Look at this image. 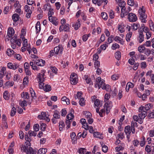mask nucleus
Instances as JSON below:
<instances>
[{"label": "nucleus", "mask_w": 154, "mask_h": 154, "mask_svg": "<svg viewBox=\"0 0 154 154\" xmlns=\"http://www.w3.org/2000/svg\"><path fill=\"white\" fill-rule=\"evenodd\" d=\"M69 25L68 24H66L64 26L63 25L61 26L59 28V30L60 31L64 30L65 32H69Z\"/></svg>", "instance_id": "obj_8"}, {"label": "nucleus", "mask_w": 154, "mask_h": 154, "mask_svg": "<svg viewBox=\"0 0 154 154\" xmlns=\"http://www.w3.org/2000/svg\"><path fill=\"white\" fill-rule=\"evenodd\" d=\"M141 67L142 68L145 69L147 66L146 63V62H143L140 63Z\"/></svg>", "instance_id": "obj_52"}, {"label": "nucleus", "mask_w": 154, "mask_h": 154, "mask_svg": "<svg viewBox=\"0 0 154 154\" xmlns=\"http://www.w3.org/2000/svg\"><path fill=\"white\" fill-rule=\"evenodd\" d=\"M115 58L118 60H119L121 58V53L119 51H117L115 54Z\"/></svg>", "instance_id": "obj_26"}, {"label": "nucleus", "mask_w": 154, "mask_h": 154, "mask_svg": "<svg viewBox=\"0 0 154 154\" xmlns=\"http://www.w3.org/2000/svg\"><path fill=\"white\" fill-rule=\"evenodd\" d=\"M102 150L104 152H106L108 151V147L105 145L102 146Z\"/></svg>", "instance_id": "obj_61"}, {"label": "nucleus", "mask_w": 154, "mask_h": 154, "mask_svg": "<svg viewBox=\"0 0 154 154\" xmlns=\"http://www.w3.org/2000/svg\"><path fill=\"white\" fill-rule=\"evenodd\" d=\"M145 143V139L144 137H142V139L141 140L140 143V145L141 146L143 147L144 146Z\"/></svg>", "instance_id": "obj_45"}, {"label": "nucleus", "mask_w": 154, "mask_h": 154, "mask_svg": "<svg viewBox=\"0 0 154 154\" xmlns=\"http://www.w3.org/2000/svg\"><path fill=\"white\" fill-rule=\"evenodd\" d=\"M102 18L105 20H106L108 18L107 14L105 12H103L101 14Z\"/></svg>", "instance_id": "obj_46"}, {"label": "nucleus", "mask_w": 154, "mask_h": 154, "mask_svg": "<svg viewBox=\"0 0 154 154\" xmlns=\"http://www.w3.org/2000/svg\"><path fill=\"white\" fill-rule=\"evenodd\" d=\"M14 83L13 82L8 81L6 82L5 85L9 86H12L14 85Z\"/></svg>", "instance_id": "obj_51"}, {"label": "nucleus", "mask_w": 154, "mask_h": 154, "mask_svg": "<svg viewBox=\"0 0 154 154\" xmlns=\"http://www.w3.org/2000/svg\"><path fill=\"white\" fill-rule=\"evenodd\" d=\"M114 40L116 42H117L118 41H119L121 44H123V42L122 41V39L119 36H116L114 38Z\"/></svg>", "instance_id": "obj_39"}, {"label": "nucleus", "mask_w": 154, "mask_h": 154, "mask_svg": "<svg viewBox=\"0 0 154 154\" xmlns=\"http://www.w3.org/2000/svg\"><path fill=\"white\" fill-rule=\"evenodd\" d=\"M83 78L85 80L86 83L87 84L90 83V84H91V78H88V75H84Z\"/></svg>", "instance_id": "obj_29"}, {"label": "nucleus", "mask_w": 154, "mask_h": 154, "mask_svg": "<svg viewBox=\"0 0 154 154\" xmlns=\"http://www.w3.org/2000/svg\"><path fill=\"white\" fill-rule=\"evenodd\" d=\"M143 6H142V8L139 10V13L140 15V18L142 20V23H146V19L147 17L146 14H145V11L143 10Z\"/></svg>", "instance_id": "obj_1"}, {"label": "nucleus", "mask_w": 154, "mask_h": 154, "mask_svg": "<svg viewBox=\"0 0 154 154\" xmlns=\"http://www.w3.org/2000/svg\"><path fill=\"white\" fill-rule=\"evenodd\" d=\"M14 141L12 142L9 146L8 151L9 153V154H13V147L14 146Z\"/></svg>", "instance_id": "obj_12"}, {"label": "nucleus", "mask_w": 154, "mask_h": 154, "mask_svg": "<svg viewBox=\"0 0 154 154\" xmlns=\"http://www.w3.org/2000/svg\"><path fill=\"white\" fill-rule=\"evenodd\" d=\"M8 91H5L3 94V97L6 100H8L9 98V97L8 95Z\"/></svg>", "instance_id": "obj_47"}, {"label": "nucleus", "mask_w": 154, "mask_h": 154, "mask_svg": "<svg viewBox=\"0 0 154 154\" xmlns=\"http://www.w3.org/2000/svg\"><path fill=\"white\" fill-rule=\"evenodd\" d=\"M94 65L96 68H98L100 66V62L98 60H96L94 63Z\"/></svg>", "instance_id": "obj_55"}, {"label": "nucleus", "mask_w": 154, "mask_h": 154, "mask_svg": "<svg viewBox=\"0 0 154 154\" xmlns=\"http://www.w3.org/2000/svg\"><path fill=\"white\" fill-rule=\"evenodd\" d=\"M49 20L55 26L58 25V23L57 21V18L54 17L48 18Z\"/></svg>", "instance_id": "obj_10"}, {"label": "nucleus", "mask_w": 154, "mask_h": 154, "mask_svg": "<svg viewBox=\"0 0 154 154\" xmlns=\"http://www.w3.org/2000/svg\"><path fill=\"white\" fill-rule=\"evenodd\" d=\"M25 72L26 75H30L32 74L31 72L29 69H25Z\"/></svg>", "instance_id": "obj_59"}, {"label": "nucleus", "mask_w": 154, "mask_h": 154, "mask_svg": "<svg viewBox=\"0 0 154 154\" xmlns=\"http://www.w3.org/2000/svg\"><path fill=\"white\" fill-rule=\"evenodd\" d=\"M45 63V61L42 59H38L36 61V63L37 66H43Z\"/></svg>", "instance_id": "obj_13"}, {"label": "nucleus", "mask_w": 154, "mask_h": 154, "mask_svg": "<svg viewBox=\"0 0 154 154\" xmlns=\"http://www.w3.org/2000/svg\"><path fill=\"white\" fill-rule=\"evenodd\" d=\"M46 148H40L38 152V154H45L47 152Z\"/></svg>", "instance_id": "obj_18"}, {"label": "nucleus", "mask_w": 154, "mask_h": 154, "mask_svg": "<svg viewBox=\"0 0 154 154\" xmlns=\"http://www.w3.org/2000/svg\"><path fill=\"white\" fill-rule=\"evenodd\" d=\"M28 133L29 135L30 136H35L36 135L37 133L35 132L34 131H29L28 132Z\"/></svg>", "instance_id": "obj_49"}, {"label": "nucleus", "mask_w": 154, "mask_h": 154, "mask_svg": "<svg viewBox=\"0 0 154 154\" xmlns=\"http://www.w3.org/2000/svg\"><path fill=\"white\" fill-rule=\"evenodd\" d=\"M138 51L140 53H143L146 50V48L144 47V45H141L138 48Z\"/></svg>", "instance_id": "obj_34"}, {"label": "nucleus", "mask_w": 154, "mask_h": 154, "mask_svg": "<svg viewBox=\"0 0 154 154\" xmlns=\"http://www.w3.org/2000/svg\"><path fill=\"white\" fill-rule=\"evenodd\" d=\"M16 112V109L14 107H13L12 108L11 112V116H14Z\"/></svg>", "instance_id": "obj_41"}, {"label": "nucleus", "mask_w": 154, "mask_h": 154, "mask_svg": "<svg viewBox=\"0 0 154 154\" xmlns=\"http://www.w3.org/2000/svg\"><path fill=\"white\" fill-rule=\"evenodd\" d=\"M40 128L41 131H44L45 130L46 125L42 123L41 125Z\"/></svg>", "instance_id": "obj_54"}, {"label": "nucleus", "mask_w": 154, "mask_h": 154, "mask_svg": "<svg viewBox=\"0 0 154 154\" xmlns=\"http://www.w3.org/2000/svg\"><path fill=\"white\" fill-rule=\"evenodd\" d=\"M109 16L110 18L111 19L113 18L114 17V13L113 11L112 10L110 11L109 12Z\"/></svg>", "instance_id": "obj_62"}, {"label": "nucleus", "mask_w": 154, "mask_h": 154, "mask_svg": "<svg viewBox=\"0 0 154 154\" xmlns=\"http://www.w3.org/2000/svg\"><path fill=\"white\" fill-rule=\"evenodd\" d=\"M86 151V149L84 148H81L79 150V152L80 154H85Z\"/></svg>", "instance_id": "obj_50"}, {"label": "nucleus", "mask_w": 154, "mask_h": 154, "mask_svg": "<svg viewBox=\"0 0 154 154\" xmlns=\"http://www.w3.org/2000/svg\"><path fill=\"white\" fill-rule=\"evenodd\" d=\"M140 25L139 24H136L134 23L131 26V29L134 30H136L139 27Z\"/></svg>", "instance_id": "obj_33"}, {"label": "nucleus", "mask_w": 154, "mask_h": 154, "mask_svg": "<svg viewBox=\"0 0 154 154\" xmlns=\"http://www.w3.org/2000/svg\"><path fill=\"white\" fill-rule=\"evenodd\" d=\"M119 78V75L118 74H114L111 76V79L114 81L118 79Z\"/></svg>", "instance_id": "obj_42"}, {"label": "nucleus", "mask_w": 154, "mask_h": 154, "mask_svg": "<svg viewBox=\"0 0 154 154\" xmlns=\"http://www.w3.org/2000/svg\"><path fill=\"white\" fill-rule=\"evenodd\" d=\"M105 102V104L104 105V108L106 109V114H108L112 106V103L111 101H108Z\"/></svg>", "instance_id": "obj_2"}, {"label": "nucleus", "mask_w": 154, "mask_h": 154, "mask_svg": "<svg viewBox=\"0 0 154 154\" xmlns=\"http://www.w3.org/2000/svg\"><path fill=\"white\" fill-rule=\"evenodd\" d=\"M102 88L103 89H105L107 91H110L111 89L109 85H106L105 84H104Z\"/></svg>", "instance_id": "obj_27"}, {"label": "nucleus", "mask_w": 154, "mask_h": 154, "mask_svg": "<svg viewBox=\"0 0 154 154\" xmlns=\"http://www.w3.org/2000/svg\"><path fill=\"white\" fill-rule=\"evenodd\" d=\"M35 29L37 33L39 32L41 30V27L40 26V22L38 21L36 24L35 26Z\"/></svg>", "instance_id": "obj_22"}, {"label": "nucleus", "mask_w": 154, "mask_h": 154, "mask_svg": "<svg viewBox=\"0 0 154 154\" xmlns=\"http://www.w3.org/2000/svg\"><path fill=\"white\" fill-rule=\"evenodd\" d=\"M19 66V65L15 63H8V68L15 70L18 68Z\"/></svg>", "instance_id": "obj_5"}, {"label": "nucleus", "mask_w": 154, "mask_h": 154, "mask_svg": "<svg viewBox=\"0 0 154 154\" xmlns=\"http://www.w3.org/2000/svg\"><path fill=\"white\" fill-rule=\"evenodd\" d=\"M124 131L126 134H130L131 131L130 126H126L125 128Z\"/></svg>", "instance_id": "obj_14"}, {"label": "nucleus", "mask_w": 154, "mask_h": 154, "mask_svg": "<svg viewBox=\"0 0 154 154\" xmlns=\"http://www.w3.org/2000/svg\"><path fill=\"white\" fill-rule=\"evenodd\" d=\"M12 18L14 21L17 22L19 19V16L17 14H14L12 16Z\"/></svg>", "instance_id": "obj_19"}, {"label": "nucleus", "mask_w": 154, "mask_h": 154, "mask_svg": "<svg viewBox=\"0 0 154 154\" xmlns=\"http://www.w3.org/2000/svg\"><path fill=\"white\" fill-rule=\"evenodd\" d=\"M80 99L79 101V103L80 105L82 106H83L85 105V101L84 98H81Z\"/></svg>", "instance_id": "obj_43"}, {"label": "nucleus", "mask_w": 154, "mask_h": 154, "mask_svg": "<svg viewBox=\"0 0 154 154\" xmlns=\"http://www.w3.org/2000/svg\"><path fill=\"white\" fill-rule=\"evenodd\" d=\"M34 129L35 131H39V125L38 124H35L33 126Z\"/></svg>", "instance_id": "obj_48"}, {"label": "nucleus", "mask_w": 154, "mask_h": 154, "mask_svg": "<svg viewBox=\"0 0 154 154\" xmlns=\"http://www.w3.org/2000/svg\"><path fill=\"white\" fill-rule=\"evenodd\" d=\"M84 113L87 118V119H88L89 118H91V113L85 111L84 112Z\"/></svg>", "instance_id": "obj_36"}, {"label": "nucleus", "mask_w": 154, "mask_h": 154, "mask_svg": "<svg viewBox=\"0 0 154 154\" xmlns=\"http://www.w3.org/2000/svg\"><path fill=\"white\" fill-rule=\"evenodd\" d=\"M70 81L71 84L73 85H75L78 82V79L75 77L74 78H70Z\"/></svg>", "instance_id": "obj_20"}, {"label": "nucleus", "mask_w": 154, "mask_h": 154, "mask_svg": "<svg viewBox=\"0 0 154 154\" xmlns=\"http://www.w3.org/2000/svg\"><path fill=\"white\" fill-rule=\"evenodd\" d=\"M38 118L40 119H45L46 118H47V117L46 116V113L43 112H42L41 115H38Z\"/></svg>", "instance_id": "obj_17"}, {"label": "nucleus", "mask_w": 154, "mask_h": 154, "mask_svg": "<svg viewBox=\"0 0 154 154\" xmlns=\"http://www.w3.org/2000/svg\"><path fill=\"white\" fill-rule=\"evenodd\" d=\"M128 19L130 22H134L137 20L136 15L133 13H130L128 15Z\"/></svg>", "instance_id": "obj_3"}, {"label": "nucleus", "mask_w": 154, "mask_h": 154, "mask_svg": "<svg viewBox=\"0 0 154 154\" xmlns=\"http://www.w3.org/2000/svg\"><path fill=\"white\" fill-rule=\"evenodd\" d=\"M14 33V31L12 27H9L8 29V37H11Z\"/></svg>", "instance_id": "obj_9"}, {"label": "nucleus", "mask_w": 154, "mask_h": 154, "mask_svg": "<svg viewBox=\"0 0 154 154\" xmlns=\"http://www.w3.org/2000/svg\"><path fill=\"white\" fill-rule=\"evenodd\" d=\"M152 107V105L151 104L149 103L146 105L145 106H141L139 109V111H142L144 110L146 111L148 110Z\"/></svg>", "instance_id": "obj_4"}, {"label": "nucleus", "mask_w": 154, "mask_h": 154, "mask_svg": "<svg viewBox=\"0 0 154 154\" xmlns=\"http://www.w3.org/2000/svg\"><path fill=\"white\" fill-rule=\"evenodd\" d=\"M44 90L46 92H48L51 91V86L48 85H45L44 86Z\"/></svg>", "instance_id": "obj_35"}, {"label": "nucleus", "mask_w": 154, "mask_h": 154, "mask_svg": "<svg viewBox=\"0 0 154 154\" xmlns=\"http://www.w3.org/2000/svg\"><path fill=\"white\" fill-rule=\"evenodd\" d=\"M7 52L8 55L9 56H10L11 54H13L14 53V51L10 49H7Z\"/></svg>", "instance_id": "obj_60"}, {"label": "nucleus", "mask_w": 154, "mask_h": 154, "mask_svg": "<svg viewBox=\"0 0 154 154\" xmlns=\"http://www.w3.org/2000/svg\"><path fill=\"white\" fill-rule=\"evenodd\" d=\"M43 9H44L45 10H46L47 9L51 10V5L49 4L48 3H47L45 4L43 6Z\"/></svg>", "instance_id": "obj_38"}, {"label": "nucleus", "mask_w": 154, "mask_h": 154, "mask_svg": "<svg viewBox=\"0 0 154 154\" xmlns=\"http://www.w3.org/2000/svg\"><path fill=\"white\" fill-rule=\"evenodd\" d=\"M25 138L26 141H27V144L29 146H30V142L31 141V138L29 137L27 134L25 135Z\"/></svg>", "instance_id": "obj_24"}, {"label": "nucleus", "mask_w": 154, "mask_h": 154, "mask_svg": "<svg viewBox=\"0 0 154 154\" xmlns=\"http://www.w3.org/2000/svg\"><path fill=\"white\" fill-rule=\"evenodd\" d=\"M137 123L136 122H132L131 125V132L133 134H134L135 132V129L134 128L135 125H136Z\"/></svg>", "instance_id": "obj_25"}, {"label": "nucleus", "mask_w": 154, "mask_h": 154, "mask_svg": "<svg viewBox=\"0 0 154 154\" xmlns=\"http://www.w3.org/2000/svg\"><path fill=\"white\" fill-rule=\"evenodd\" d=\"M132 32H129V33L126 35V40L128 42L130 41V38L131 37L132 35Z\"/></svg>", "instance_id": "obj_31"}, {"label": "nucleus", "mask_w": 154, "mask_h": 154, "mask_svg": "<svg viewBox=\"0 0 154 154\" xmlns=\"http://www.w3.org/2000/svg\"><path fill=\"white\" fill-rule=\"evenodd\" d=\"M63 51V47L61 45H60L55 47L54 49V51L56 54H57L59 53H62Z\"/></svg>", "instance_id": "obj_7"}, {"label": "nucleus", "mask_w": 154, "mask_h": 154, "mask_svg": "<svg viewBox=\"0 0 154 154\" xmlns=\"http://www.w3.org/2000/svg\"><path fill=\"white\" fill-rule=\"evenodd\" d=\"M59 112L58 111L56 110L54 111V114L53 115L54 117L56 118L59 119L60 118V115H59Z\"/></svg>", "instance_id": "obj_37"}, {"label": "nucleus", "mask_w": 154, "mask_h": 154, "mask_svg": "<svg viewBox=\"0 0 154 154\" xmlns=\"http://www.w3.org/2000/svg\"><path fill=\"white\" fill-rule=\"evenodd\" d=\"M119 44L116 43L113 44L112 45V50H116L117 48H119Z\"/></svg>", "instance_id": "obj_40"}, {"label": "nucleus", "mask_w": 154, "mask_h": 154, "mask_svg": "<svg viewBox=\"0 0 154 154\" xmlns=\"http://www.w3.org/2000/svg\"><path fill=\"white\" fill-rule=\"evenodd\" d=\"M104 80H102V81L99 82L98 83H97L96 85H95V87L96 88H97V87H98V88L100 89L101 87L102 86V87H103V86L104 85V84H105L104 83Z\"/></svg>", "instance_id": "obj_15"}, {"label": "nucleus", "mask_w": 154, "mask_h": 154, "mask_svg": "<svg viewBox=\"0 0 154 154\" xmlns=\"http://www.w3.org/2000/svg\"><path fill=\"white\" fill-rule=\"evenodd\" d=\"M128 4L130 6H133L134 5V0H128Z\"/></svg>", "instance_id": "obj_64"}, {"label": "nucleus", "mask_w": 154, "mask_h": 154, "mask_svg": "<svg viewBox=\"0 0 154 154\" xmlns=\"http://www.w3.org/2000/svg\"><path fill=\"white\" fill-rule=\"evenodd\" d=\"M144 40V35L142 34H140L138 38V40L140 43H142Z\"/></svg>", "instance_id": "obj_28"}, {"label": "nucleus", "mask_w": 154, "mask_h": 154, "mask_svg": "<svg viewBox=\"0 0 154 154\" xmlns=\"http://www.w3.org/2000/svg\"><path fill=\"white\" fill-rule=\"evenodd\" d=\"M118 29L121 33L123 32H125V30L124 28V26L122 24L119 25Z\"/></svg>", "instance_id": "obj_23"}, {"label": "nucleus", "mask_w": 154, "mask_h": 154, "mask_svg": "<svg viewBox=\"0 0 154 154\" xmlns=\"http://www.w3.org/2000/svg\"><path fill=\"white\" fill-rule=\"evenodd\" d=\"M26 152L27 154H35V151H34L32 148L30 147L28 148Z\"/></svg>", "instance_id": "obj_16"}, {"label": "nucleus", "mask_w": 154, "mask_h": 154, "mask_svg": "<svg viewBox=\"0 0 154 154\" xmlns=\"http://www.w3.org/2000/svg\"><path fill=\"white\" fill-rule=\"evenodd\" d=\"M74 116L73 114L71 112L69 113L66 116L67 120H72L74 118Z\"/></svg>", "instance_id": "obj_30"}, {"label": "nucleus", "mask_w": 154, "mask_h": 154, "mask_svg": "<svg viewBox=\"0 0 154 154\" xmlns=\"http://www.w3.org/2000/svg\"><path fill=\"white\" fill-rule=\"evenodd\" d=\"M65 127V125L64 122L63 121H61L59 123V130L60 131H62L63 128Z\"/></svg>", "instance_id": "obj_32"}, {"label": "nucleus", "mask_w": 154, "mask_h": 154, "mask_svg": "<svg viewBox=\"0 0 154 154\" xmlns=\"http://www.w3.org/2000/svg\"><path fill=\"white\" fill-rule=\"evenodd\" d=\"M139 112H141V113L138 115L139 117L141 119H144L145 117L146 116V112L144 110H142V111H139Z\"/></svg>", "instance_id": "obj_11"}, {"label": "nucleus", "mask_w": 154, "mask_h": 154, "mask_svg": "<svg viewBox=\"0 0 154 154\" xmlns=\"http://www.w3.org/2000/svg\"><path fill=\"white\" fill-rule=\"evenodd\" d=\"M118 139L120 138L121 139H123V138L124 137V133H120L118 134L117 135V137Z\"/></svg>", "instance_id": "obj_58"}, {"label": "nucleus", "mask_w": 154, "mask_h": 154, "mask_svg": "<svg viewBox=\"0 0 154 154\" xmlns=\"http://www.w3.org/2000/svg\"><path fill=\"white\" fill-rule=\"evenodd\" d=\"M21 96L22 98H23L25 99H29V94L27 92H23L21 94Z\"/></svg>", "instance_id": "obj_21"}, {"label": "nucleus", "mask_w": 154, "mask_h": 154, "mask_svg": "<svg viewBox=\"0 0 154 154\" xmlns=\"http://www.w3.org/2000/svg\"><path fill=\"white\" fill-rule=\"evenodd\" d=\"M110 96L107 94H106L104 96V101L105 102H107V100L110 98Z\"/></svg>", "instance_id": "obj_63"}, {"label": "nucleus", "mask_w": 154, "mask_h": 154, "mask_svg": "<svg viewBox=\"0 0 154 154\" xmlns=\"http://www.w3.org/2000/svg\"><path fill=\"white\" fill-rule=\"evenodd\" d=\"M107 44L108 43H106L105 44L101 45L100 46V48L101 49L103 50H105L106 49V48L108 47Z\"/></svg>", "instance_id": "obj_57"}, {"label": "nucleus", "mask_w": 154, "mask_h": 154, "mask_svg": "<svg viewBox=\"0 0 154 154\" xmlns=\"http://www.w3.org/2000/svg\"><path fill=\"white\" fill-rule=\"evenodd\" d=\"M45 72V70H42L41 72V73H39L38 75V76L39 79V82L44 81L45 79L44 76Z\"/></svg>", "instance_id": "obj_6"}, {"label": "nucleus", "mask_w": 154, "mask_h": 154, "mask_svg": "<svg viewBox=\"0 0 154 154\" xmlns=\"http://www.w3.org/2000/svg\"><path fill=\"white\" fill-rule=\"evenodd\" d=\"M90 34H85L84 35L82 36V40L84 42L86 41L89 37L90 36Z\"/></svg>", "instance_id": "obj_44"}, {"label": "nucleus", "mask_w": 154, "mask_h": 154, "mask_svg": "<svg viewBox=\"0 0 154 154\" xmlns=\"http://www.w3.org/2000/svg\"><path fill=\"white\" fill-rule=\"evenodd\" d=\"M49 10V11L48 14V18H51V17H53V16H52V15L54 14L53 10V9H51Z\"/></svg>", "instance_id": "obj_53"}, {"label": "nucleus", "mask_w": 154, "mask_h": 154, "mask_svg": "<svg viewBox=\"0 0 154 154\" xmlns=\"http://www.w3.org/2000/svg\"><path fill=\"white\" fill-rule=\"evenodd\" d=\"M145 51L146 52L144 54L147 56H149L151 53V50L149 49L146 48Z\"/></svg>", "instance_id": "obj_56"}]
</instances>
